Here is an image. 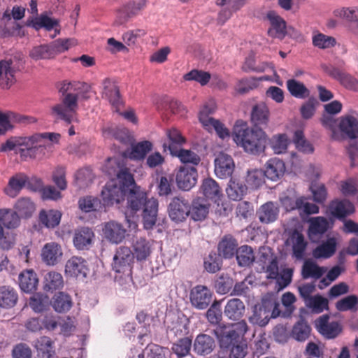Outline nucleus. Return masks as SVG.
<instances>
[{"mask_svg":"<svg viewBox=\"0 0 358 358\" xmlns=\"http://www.w3.org/2000/svg\"><path fill=\"white\" fill-rule=\"evenodd\" d=\"M338 245L336 237H329L322 241L313 252V255L316 259H327L334 255Z\"/></svg>","mask_w":358,"mask_h":358,"instance_id":"27","label":"nucleus"},{"mask_svg":"<svg viewBox=\"0 0 358 358\" xmlns=\"http://www.w3.org/2000/svg\"><path fill=\"white\" fill-rule=\"evenodd\" d=\"M248 187L238 180L231 178L229 180L228 187L226 189L227 194L229 199L238 201L242 199L247 192Z\"/></svg>","mask_w":358,"mask_h":358,"instance_id":"45","label":"nucleus"},{"mask_svg":"<svg viewBox=\"0 0 358 358\" xmlns=\"http://www.w3.org/2000/svg\"><path fill=\"white\" fill-rule=\"evenodd\" d=\"M329 222L324 217H313L310 220V227L308 229L309 236L311 238L314 236L324 234L328 229Z\"/></svg>","mask_w":358,"mask_h":358,"instance_id":"50","label":"nucleus"},{"mask_svg":"<svg viewBox=\"0 0 358 358\" xmlns=\"http://www.w3.org/2000/svg\"><path fill=\"white\" fill-rule=\"evenodd\" d=\"M152 149V143L150 141H145L132 145L131 151L129 154V157L131 159H142L146 154Z\"/></svg>","mask_w":358,"mask_h":358,"instance_id":"62","label":"nucleus"},{"mask_svg":"<svg viewBox=\"0 0 358 358\" xmlns=\"http://www.w3.org/2000/svg\"><path fill=\"white\" fill-rule=\"evenodd\" d=\"M232 136L236 145L248 154L259 155L265 150L267 135L262 129L250 128L246 123L237 122Z\"/></svg>","mask_w":358,"mask_h":358,"instance_id":"4","label":"nucleus"},{"mask_svg":"<svg viewBox=\"0 0 358 358\" xmlns=\"http://www.w3.org/2000/svg\"><path fill=\"white\" fill-rule=\"evenodd\" d=\"M279 304L273 299H263L261 303L252 308V315L248 317L250 324L265 327L271 317L280 315Z\"/></svg>","mask_w":358,"mask_h":358,"instance_id":"8","label":"nucleus"},{"mask_svg":"<svg viewBox=\"0 0 358 358\" xmlns=\"http://www.w3.org/2000/svg\"><path fill=\"white\" fill-rule=\"evenodd\" d=\"M215 110L213 103L206 104L201 108L199 114V119L202 126L208 131H215L217 136L225 139L229 138L230 134L229 129L218 120L210 117Z\"/></svg>","mask_w":358,"mask_h":358,"instance_id":"10","label":"nucleus"},{"mask_svg":"<svg viewBox=\"0 0 358 358\" xmlns=\"http://www.w3.org/2000/svg\"><path fill=\"white\" fill-rule=\"evenodd\" d=\"M329 210L333 216L341 220L352 214L355 208L353 203L350 201L343 199L331 201L329 204Z\"/></svg>","mask_w":358,"mask_h":358,"instance_id":"25","label":"nucleus"},{"mask_svg":"<svg viewBox=\"0 0 358 358\" xmlns=\"http://www.w3.org/2000/svg\"><path fill=\"white\" fill-rule=\"evenodd\" d=\"M28 177L22 173L12 176L7 186L4 188V193L11 198L17 196L28 182Z\"/></svg>","mask_w":358,"mask_h":358,"instance_id":"28","label":"nucleus"},{"mask_svg":"<svg viewBox=\"0 0 358 358\" xmlns=\"http://www.w3.org/2000/svg\"><path fill=\"white\" fill-rule=\"evenodd\" d=\"M289 141L285 134L273 136L269 140V145L275 154H282L287 150Z\"/></svg>","mask_w":358,"mask_h":358,"instance_id":"59","label":"nucleus"},{"mask_svg":"<svg viewBox=\"0 0 358 358\" xmlns=\"http://www.w3.org/2000/svg\"><path fill=\"white\" fill-rule=\"evenodd\" d=\"M266 17L271 24L268 30V35L273 38H283L287 33L285 21L273 10L269 11Z\"/></svg>","mask_w":358,"mask_h":358,"instance_id":"23","label":"nucleus"},{"mask_svg":"<svg viewBox=\"0 0 358 358\" xmlns=\"http://www.w3.org/2000/svg\"><path fill=\"white\" fill-rule=\"evenodd\" d=\"M215 173L220 178H227L234 172L235 164L232 157L224 152L215 159Z\"/></svg>","mask_w":358,"mask_h":358,"instance_id":"16","label":"nucleus"},{"mask_svg":"<svg viewBox=\"0 0 358 358\" xmlns=\"http://www.w3.org/2000/svg\"><path fill=\"white\" fill-rule=\"evenodd\" d=\"M286 244L292 248L293 256L295 258L297 259L303 258L307 246V242L302 234L298 231H294L287 239Z\"/></svg>","mask_w":358,"mask_h":358,"instance_id":"24","label":"nucleus"},{"mask_svg":"<svg viewBox=\"0 0 358 358\" xmlns=\"http://www.w3.org/2000/svg\"><path fill=\"white\" fill-rule=\"evenodd\" d=\"M212 293L206 286L197 285L190 292V301L194 307L203 310L206 308L211 301Z\"/></svg>","mask_w":358,"mask_h":358,"instance_id":"14","label":"nucleus"},{"mask_svg":"<svg viewBox=\"0 0 358 358\" xmlns=\"http://www.w3.org/2000/svg\"><path fill=\"white\" fill-rule=\"evenodd\" d=\"M27 25L34 28L36 30H39L41 28H44L47 31L54 29L55 33L51 36L52 38L59 34L58 20L48 16L46 14H41L38 17L28 20Z\"/></svg>","mask_w":358,"mask_h":358,"instance_id":"18","label":"nucleus"},{"mask_svg":"<svg viewBox=\"0 0 358 358\" xmlns=\"http://www.w3.org/2000/svg\"><path fill=\"white\" fill-rule=\"evenodd\" d=\"M339 129L342 133L351 139L358 138V120L353 115H348L341 117Z\"/></svg>","mask_w":358,"mask_h":358,"instance_id":"30","label":"nucleus"},{"mask_svg":"<svg viewBox=\"0 0 358 358\" xmlns=\"http://www.w3.org/2000/svg\"><path fill=\"white\" fill-rule=\"evenodd\" d=\"M89 271L87 262L81 257L73 256L65 264V273L69 277L85 278Z\"/></svg>","mask_w":358,"mask_h":358,"instance_id":"15","label":"nucleus"},{"mask_svg":"<svg viewBox=\"0 0 358 358\" xmlns=\"http://www.w3.org/2000/svg\"><path fill=\"white\" fill-rule=\"evenodd\" d=\"M50 301L48 296L37 293L34 294L29 299V305L36 313H41L45 310L50 306Z\"/></svg>","mask_w":358,"mask_h":358,"instance_id":"55","label":"nucleus"},{"mask_svg":"<svg viewBox=\"0 0 358 358\" xmlns=\"http://www.w3.org/2000/svg\"><path fill=\"white\" fill-rule=\"evenodd\" d=\"M102 97L109 101L111 106L118 110L121 104L120 92L115 83L110 79L106 78L102 82Z\"/></svg>","mask_w":358,"mask_h":358,"instance_id":"22","label":"nucleus"},{"mask_svg":"<svg viewBox=\"0 0 358 358\" xmlns=\"http://www.w3.org/2000/svg\"><path fill=\"white\" fill-rule=\"evenodd\" d=\"M103 170L110 176H116L109 180L101 191L103 206L119 203L125 196L127 189L134 184V177L129 169L124 167L117 158H108Z\"/></svg>","mask_w":358,"mask_h":358,"instance_id":"2","label":"nucleus"},{"mask_svg":"<svg viewBox=\"0 0 358 358\" xmlns=\"http://www.w3.org/2000/svg\"><path fill=\"white\" fill-rule=\"evenodd\" d=\"M236 259L241 266H249L255 261V255L251 247L242 245L236 252Z\"/></svg>","mask_w":358,"mask_h":358,"instance_id":"54","label":"nucleus"},{"mask_svg":"<svg viewBox=\"0 0 358 358\" xmlns=\"http://www.w3.org/2000/svg\"><path fill=\"white\" fill-rule=\"evenodd\" d=\"M200 190L203 196L208 199L217 201L222 196V190L217 182L212 178H206L203 180Z\"/></svg>","mask_w":358,"mask_h":358,"instance_id":"37","label":"nucleus"},{"mask_svg":"<svg viewBox=\"0 0 358 358\" xmlns=\"http://www.w3.org/2000/svg\"><path fill=\"white\" fill-rule=\"evenodd\" d=\"M43 284L45 291L53 292L63 287L64 279L60 273L52 271L44 275Z\"/></svg>","mask_w":358,"mask_h":358,"instance_id":"39","label":"nucleus"},{"mask_svg":"<svg viewBox=\"0 0 358 358\" xmlns=\"http://www.w3.org/2000/svg\"><path fill=\"white\" fill-rule=\"evenodd\" d=\"M245 307L239 299L229 300L224 307V315L230 320H236L242 317L245 313Z\"/></svg>","mask_w":358,"mask_h":358,"instance_id":"35","label":"nucleus"},{"mask_svg":"<svg viewBox=\"0 0 358 358\" xmlns=\"http://www.w3.org/2000/svg\"><path fill=\"white\" fill-rule=\"evenodd\" d=\"M190 213L188 202L182 199L176 197L173 199L169 206V213L171 220L180 222L184 220Z\"/></svg>","mask_w":358,"mask_h":358,"instance_id":"19","label":"nucleus"},{"mask_svg":"<svg viewBox=\"0 0 358 358\" xmlns=\"http://www.w3.org/2000/svg\"><path fill=\"white\" fill-rule=\"evenodd\" d=\"M35 347L41 358H51L54 354L52 341L49 337H41L36 341Z\"/></svg>","mask_w":358,"mask_h":358,"instance_id":"53","label":"nucleus"},{"mask_svg":"<svg viewBox=\"0 0 358 358\" xmlns=\"http://www.w3.org/2000/svg\"><path fill=\"white\" fill-rule=\"evenodd\" d=\"M209 212V205L203 199H195L190 208L191 217L196 221L204 220Z\"/></svg>","mask_w":358,"mask_h":358,"instance_id":"46","label":"nucleus"},{"mask_svg":"<svg viewBox=\"0 0 358 358\" xmlns=\"http://www.w3.org/2000/svg\"><path fill=\"white\" fill-rule=\"evenodd\" d=\"M20 224V215L12 209L3 208L0 210V248L10 250L15 243V234L13 231L4 230L15 229Z\"/></svg>","mask_w":358,"mask_h":358,"instance_id":"7","label":"nucleus"},{"mask_svg":"<svg viewBox=\"0 0 358 358\" xmlns=\"http://www.w3.org/2000/svg\"><path fill=\"white\" fill-rule=\"evenodd\" d=\"M94 232L88 227H82L76 230L73 236V244L78 250L87 249L92 243Z\"/></svg>","mask_w":358,"mask_h":358,"instance_id":"32","label":"nucleus"},{"mask_svg":"<svg viewBox=\"0 0 358 358\" xmlns=\"http://www.w3.org/2000/svg\"><path fill=\"white\" fill-rule=\"evenodd\" d=\"M52 110L55 115L69 124L73 122H78L76 113L72 109L67 108V105L64 104L62 101L53 106Z\"/></svg>","mask_w":358,"mask_h":358,"instance_id":"49","label":"nucleus"},{"mask_svg":"<svg viewBox=\"0 0 358 358\" xmlns=\"http://www.w3.org/2000/svg\"><path fill=\"white\" fill-rule=\"evenodd\" d=\"M79 208L85 213H90L99 210L102 208L100 200L92 196H86L78 201Z\"/></svg>","mask_w":358,"mask_h":358,"instance_id":"52","label":"nucleus"},{"mask_svg":"<svg viewBox=\"0 0 358 358\" xmlns=\"http://www.w3.org/2000/svg\"><path fill=\"white\" fill-rule=\"evenodd\" d=\"M305 304L313 312L320 313L328 308L329 301L327 299L317 294L312 296L310 299H308Z\"/></svg>","mask_w":358,"mask_h":358,"instance_id":"60","label":"nucleus"},{"mask_svg":"<svg viewBox=\"0 0 358 358\" xmlns=\"http://www.w3.org/2000/svg\"><path fill=\"white\" fill-rule=\"evenodd\" d=\"M248 330L245 320L220 325L213 329L220 347L230 350V358H243L246 355L247 344L243 336Z\"/></svg>","mask_w":358,"mask_h":358,"instance_id":"3","label":"nucleus"},{"mask_svg":"<svg viewBox=\"0 0 358 358\" xmlns=\"http://www.w3.org/2000/svg\"><path fill=\"white\" fill-rule=\"evenodd\" d=\"M129 358H169L171 353L168 348H162L157 345L150 344L143 350L141 353H138L137 357L133 353Z\"/></svg>","mask_w":358,"mask_h":358,"instance_id":"34","label":"nucleus"},{"mask_svg":"<svg viewBox=\"0 0 358 358\" xmlns=\"http://www.w3.org/2000/svg\"><path fill=\"white\" fill-rule=\"evenodd\" d=\"M238 243L231 236H225L218 245L220 255L224 258L232 257L237 252Z\"/></svg>","mask_w":358,"mask_h":358,"instance_id":"44","label":"nucleus"},{"mask_svg":"<svg viewBox=\"0 0 358 358\" xmlns=\"http://www.w3.org/2000/svg\"><path fill=\"white\" fill-rule=\"evenodd\" d=\"M247 0H216V4L220 6H226L227 8L219 13L218 20L224 23L229 19L233 12H236L246 4Z\"/></svg>","mask_w":358,"mask_h":358,"instance_id":"26","label":"nucleus"},{"mask_svg":"<svg viewBox=\"0 0 358 358\" xmlns=\"http://www.w3.org/2000/svg\"><path fill=\"white\" fill-rule=\"evenodd\" d=\"M214 347L215 342L213 339L206 334H200L197 336L194 343V350L200 355H205L210 353Z\"/></svg>","mask_w":358,"mask_h":358,"instance_id":"43","label":"nucleus"},{"mask_svg":"<svg viewBox=\"0 0 358 358\" xmlns=\"http://www.w3.org/2000/svg\"><path fill=\"white\" fill-rule=\"evenodd\" d=\"M41 138V136L37 134L26 136H13L1 144L0 151L3 152L13 151L24 160L43 156L40 143Z\"/></svg>","mask_w":358,"mask_h":358,"instance_id":"5","label":"nucleus"},{"mask_svg":"<svg viewBox=\"0 0 358 358\" xmlns=\"http://www.w3.org/2000/svg\"><path fill=\"white\" fill-rule=\"evenodd\" d=\"M106 136H113L122 144H129L131 142V137L129 131L125 128L106 129L103 131Z\"/></svg>","mask_w":358,"mask_h":358,"instance_id":"61","label":"nucleus"},{"mask_svg":"<svg viewBox=\"0 0 358 358\" xmlns=\"http://www.w3.org/2000/svg\"><path fill=\"white\" fill-rule=\"evenodd\" d=\"M89 90L90 86L85 83L64 81L60 88V92L64 95L62 101L76 113L79 95L87 92Z\"/></svg>","mask_w":358,"mask_h":358,"instance_id":"9","label":"nucleus"},{"mask_svg":"<svg viewBox=\"0 0 358 358\" xmlns=\"http://www.w3.org/2000/svg\"><path fill=\"white\" fill-rule=\"evenodd\" d=\"M41 257L43 262L46 265H57L63 257L62 246L55 242L47 243L41 249Z\"/></svg>","mask_w":358,"mask_h":358,"instance_id":"12","label":"nucleus"},{"mask_svg":"<svg viewBox=\"0 0 358 358\" xmlns=\"http://www.w3.org/2000/svg\"><path fill=\"white\" fill-rule=\"evenodd\" d=\"M285 171L284 162L278 158L270 159L265 165V176L272 180L276 181L280 179Z\"/></svg>","mask_w":358,"mask_h":358,"instance_id":"29","label":"nucleus"},{"mask_svg":"<svg viewBox=\"0 0 358 358\" xmlns=\"http://www.w3.org/2000/svg\"><path fill=\"white\" fill-rule=\"evenodd\" d=\"M127 189V208L124 214L128 227L131 231L137 229L138 217L134 215L141 210L144 227L146 229H152L157 221V200L153 197L148 198L147 194L142 191L140 187L136 186L134 180V184Z\"/></svg>","mask_w":358,"mask_h":358,"instance_id":"1","label":"nucleus"},{"mask_svg":"<svg viewBox=\"0 0 358 358\" xmlns=\"http://www.w3.org/2000/svg\"><path fill=\"white\" fill-rule=\"evenodd\" d=\"M102 232L106 240L115 244L121 243L126 236V229L120 223L115 221L106 222L103 224Z\"/></svg>","mask_w":358,"mask_h":358,"instance_id":"17","label":"nucleus"},{"mask_svg":"<svg viewBox=\"0 0 358 358\" xmlns=\"http://www.w3.org/2000/svg\"><path fill=\"white\" fill-rule=\"evenodd\" d=\"M327 315L320 316L315 322L317 331L327 338L336 337L341 331V327L338 322H329Z\"/></svg>","mask_w":358,"mask_h":358,"instance_id":"20","label":"nucleus"},{"mask_svg":"<svg viewBox=\"0 0 358 358\" xmlns=\"http://www.w3.org/2000/svg\"><path fill=\"white\" fill-rule=\"evenodd\" d=\"M327 272V268L319 266L317 264L310 260L304 262L302 267V276L303 278L318 279Z\"/></svg>","mask_w":358,"mask_h":358,"instance_id":"47","label":"nucleus"},{"mask_svg":"<svg viewBox=\"0 0 358 358\" xmlns=\"http://www.w3.org/2000/svg\"><path fill=\"white\" fill-rule=\"evenodd\" d=\"M198 173L194 166H180L176 173V183L178 187L185 191L191 189L196 183Z\"/></svg>","mask_w":358,"mask_h":358,"instance_id":"11","label":"nucleus"},{"mask_svg":"<svg viewBox=\"0 0 358 358\" xmlns=\"http://www.w3.org/2000/svg\"><path fill=\"white\" fill-rule=\"evenodd\" d=\"M9 61L0 62V85L2 88H9L15 81V71Z\"/></svg>","mask_w":358,"mask_h":358,"instance_id":"41","label":"nucleus"},{"mask_svg":"<svg viewBox=\"0 0 358 358\" xmlns=\"http://www.w3.org/2000/svg\"><path fill=\"white\" fill-rule=\"evenodd\" d=\"M264 172L262 170L252 169L247 171L245 181L250 188L256 189L264 182Z\"/></svg>","mask_w":358,"mask_h":358,"instance_id":"57","label":"nucleus"},{"mask_svg":"<svg viewBox=\"0 0 358 358\" xmlns=\"http://www.w3.org/2000/svg\"><path fill=\"white\" fill-rule=\"evenodd\" d=\"M152 250V243L145 238H141L133 244L132 255L138 261H144L150 255Z\"/></svg>","mask_w":358,"mask_h":358,"instance_id":"38","label":"nucleus"},{"mask_svg":"<svg viewBox=\"0 0 358 358\" xmlns=\"http://www.w3.org/2000/svg\"><path fill=\"white\" fill-rule=\"evenodd\" d=\"M278 214V205L272 201H268L262 205L257 211V215L260 222L266 224L275 221Z\"/></svg>","mask_w":358,"mask_h":358,"instance_id":"31","label":"nucleus"},{"mask_svg":"<svg viewBox=\"0 0 358 358\" xmlns=\"http://www.w3.org/2000/svg\"><path fill=\"white\" fill-rule=\"evenodd\" d=\"M312 42L315 47L320 49H329L334 47L336 44V40L334 37L322 33L313 34Z\"/></svg>","mask_w":358,"mask_h":358,"instance_id":"58","label":"nucleus"},{"mask_svg":"<svg viewBox=\"0 0 358 358\" xmlns=\"http://www.w3.org/2000/svg\"><path fill=\"white\" fill-rule=\"evenodd\" d=\"M252 121L256 127H266L269 121V110L264 103L257 104L252 109Z\"/></svg>","mask_w":358,"mask_h":358,"instance_id":"42","label":"nucleus"},{"mask_svg":"<svg viewBox=\"0 0 358 358\" xmlns=\"http://www.w3.org/2000/svg\"><path fill=\"white\" fill-rule=\"evenodd\" d=\"M257 264L259 272H265L268 278L277 280L280 289L285 288L290 283L292 269L285 268L280 275L277 257L269 248L263 247L259 249Z\"/></svg>","mask_w":358,"mask_h":358,"instance_id":"6","label":"nucleus"},{"mask_svg":"<svg viewBox=\"0 0 358 358\" xmlns=\"http://www.w3.org/2000/svg\"><path fill=\"white\" fill-rule=\"evenodd\" d=\"M15 209L17 213L22 217H29L35 211L36 206L30 199L27 197L20 198L15 204Z\"/></svg>","mask_w":358,"mask_h":358,"instance_id":"51","label":"nucleus"},{"mask_svg":"<svg viewBox=\"0 0 358 358\" xmlns=\"http://www.w3.org/2000/svg\"><path fill=\"white\" fill-rule=\"evenodd\" d=\"M18 299L16 290L10 286H0V307L10 308L15 306Z\"/></svg>","mask_w":358,"mask_h":358,"instance_id":"40","label":"nucleus"},{"mask_svg":"<svg viewBox=\"0 0 358 358\" xmlns=\"http://www.w3.org/2000/svg\"><path fill=\"white\" fill-rule=\"evenodd\" d=\"M336 17L347 22L355 23L354 32L358 35V6L342 7L334 12Z\"/></svg>","mask_w":358,"mask_h":358,"instance_id":"36","label":"nucleus"},{"mask_svg":"<svg viewBox=\"0 0 358 358\" xmlns=\"http://www.w3.org/2000/svg\"><path fill=\"white\" fill-rule=\"evenodd\" d=\"M192 347V340L187 337L181 338L172 345V352L176 354L178 358H182L187 356Z\"/></svg>","mask_w":358,"mask_h":358,"instance_id":"64","label":"nucleus"},{"mask_svg":"<svg viewBox=\"0 0 358 358\" xmlns=\"http://www.w3.org/2000/svg\"><path fill=\"white\" fill-rule=\"evenodd\" d=\"M29 55L34 60L47 59L54 57L51 44L34 47L31 50Z\"/></svg>","mask_w":358,"mask_h":358,"instance_id":"63","label":"nucleus"},{"mask_svg":"<svg viewBox=\"0 0 358 358\" xmlns=\"http://www.w3.org/2000/svg\"><path fill=\"white\" fill-rule=\"evenodd\" d=\"M287 87L289 93L296 98L304 99L309 96L310 92L306 87L294 79L288 80Z\"/></svg>","mask_w":358,"mask_h":358,"instance_id":"56","label":"nucleus"},{"mask_svg":"<svg viewBox=\"0 0 358 358\" xmlns=\"http://www.w3.org/2000/svg\"><path fill=\"white\" fill-rule=\"evenodd\" d=\"M62 213L57 210H43L39 215L40 221L48 228H54L61 220Z\"/></svg>","mask_w":358,"mask_h":358,"instance_id":"48","label":"nucleus"},{"mask_svg":"<svg viewBox=\"0 0 358 358\" xmlns=\"http://www.w3.org/2000/svg\"><path fill=\"white\" fill-rule=\"evenodd\" d=\"M32 117L23 116L14 113H4L0 111V130L1 134H5L13 128L12 123L27 124L34 122Z\"/></svg>","mask_w":358,"mask_h":358,"instance_id":"21","label":"nucleus"},{"mask_svg":"<svg viewBox=\"0 0 358 358\" xmlns=\"http://www.w3.org/2000/svg\"><path fill=\"white\" fill-rule=\"evenodd\" d=\"M38 283L36 273L33 270L23 271L19 275V285L22 291L29 293L35 291Z\"/></svg>","mask_w":358,"mask_h":358,"instance_id":"33","label":"nucleus"},{"mask_svg":"<svg viewBox=\"0 0 358 358\" xmlns=\"http://www.w3.org/2000/svg\"><path fill=\"white\" fill-rule=\"evenodd\" d=\"M133 259L132 252L129 248H119L113 257V270L117 273L129 271Z\"/></svg>","mask_w":358,"mask_h":358,"instance_id":"13","label":"nucleus"}]
</instances>
